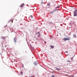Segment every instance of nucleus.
I'll return each mask as SVG.
<instances>
[{
    "label": "nucleus",
    "mask_w": 77,
    "mask_h": 77,
    "mask_svg": "<svg viewBox=\"0 0 77 77\" xmlns=\"http://www.w3.org/2000/svg\"><path fill=\"white\" fill-rule=\"evenodd\" d=\"M70 39H71V38L69 37H68L67 38H63V41H67V40L68 41H69Z\"/></svg>",
    "instance_id": "nucleus-1"
},
{
    "label": "nucleus",
    "mask_w": 77,
    "mask_h": 77,
    "mask_svg": "<svg viewBox=\"0 0 77 77\" xmlns=\"http://www.w3.org/2000/svg\"><path fill=\"white\" fill-rule=\"evenodd\" d=\"M77 10H75V11L73 12V15L74 17H76V16H77Z\"/></svg>",
    "instance_id": "nucleus-2"
},
{
    "label": "nucleus",
    "mask_w": 77,
    "mask_h": 77,
    "mask_svg": "<svg viewBox=\"0 0 77 77\" xmlns=\"http://www.w3.org/2000/svg\"><path fill=\"white\" fill-rule=\"evenodd\" d=\"M24 6V4L23 3L20 5V8L21 7L23 8V6Z\"/></svg>",
    "instance_id": "nucleus-3"
},
{
    "label": "nucleus",
    "mask_w": 77,
    "mask_h": 77,
    "mask_svg": "<svg viewBox=\"0 0 77 77\" xmlns=\"http://www.w3.org/2000/svg\"><path fill=\"white\" fill-rule=\"evenodd\" d=\"M38 63V62H34V65H35L36 66V65H37V64Z\"/></svg>",
    "instance_id": "nucleus-4"
},
{
    "label": "nucleus",
    "mask_w": 77,
    "mask_h": 77,
    "mask_svg": "<svg viewBox=\"0 0 77 77\" xmlns=\"http://www.w3.org/2000/svg\"><path fill=\"white\" fill-rule=\"evenodd\" d=\"M1 38L3 39H5V38L3 36Z\"/></svg>",
    "instance_id": "nucleus-5"
},
{
    "label": "nucleus",
    "mask_w": 77,
    "mask_h": 77,
    "mask_svg": "<svg viewBox=\"0 0 77 77\" xmlns=\"http://www.w3.org/2000/svg\"><path fill=\"white\" fill-rule=\"evenodd\" d=\"M51 48H54V46L51 45Z\"/></svg>",
    "instance_id": "nucleus-6"
},
{
    "label": "nucleus",
    "mask_w": 77,
    "mask_h": 77,
    "mask_svg": "<svg viewBox=\"0 0 77 77\" xmlns=\"http://www.w3.org/2000/svg\"><path fill=\"white\" fill-rule=\"evenodd\" d=\"M56 69L57 70H58V71H59V70H60V69L59 68H57Z\"/></svg>",
    "instance_id": "nucleus-7"
},
{
    "label": "nucleus",
    "mask_w": 77,
    "mask_h": 77,
    "mask_svg": "<svg viewBox=\"0 0 77 77\" xmlns=\"http://www.w3.org/2000/svg\"><path fill=\"white\" fill-rule=\"evenodd\" d=\"M73 36H74V37H76V35H75V34H74L73 35Z\"/></svg>",
    "instance_id": "nucleus-8"
},
{
    "label": "nucleus",
    "mask_w": 77,
    "mask_h": 77,
    "mask_svg": "<svg viewBox=\"0 0 77 77\" xmlns=\"http://www.w3.org/2000/svg\"><path fill=\"white\" fill-rule=\"evenodd\" d=\"M67 62H70V61L69 60L67 61Z\"/></svg>",
    "instance_id": "nucleus-9"
},
{
    "label": "nucleus",
    "mask_w": 77,
    "mask_h": 77,
    "mask_svg": "<svg viewBox=\"0 0 77 77\" xmlns=\"http://www.w3.org/2000/svg\"><path fill=\"white\" fill-rule=\"evenodd\" d=\"M74 56H75V55H74V56L72 57V58H71V59L72 60H73V58L74 57Z\"/></svg>",
    "instance_id": "nucleus-10"
},
{
    "label": "nucleus",
    "mask_w": 77,
    "mask_h": 77,
    "mask_svg": "<svg viewBox=\"0 0 77 77\" xmlns=\"http://www.w3.org/2000/svg\"><path fill=\"white\" fill-rule=\"evenodd\" d=\"M20 74L22 75H23V72H21Z\"/></svg>",
    "instance_id": "nucleus-11"
},
{
    "label": "nucleus",
    "mask_w": 77,
    "mask_h": 77,
    "mask_svg": "<svg viewBox=\"0 0 77 77\" xmlns=\"http://www.w3.org/2000/svg\"><path fill=\"white\" fill-rule=\"evenodd\" d=\"M50 77H54V75H52V76H51Z\"/></svg>",
    "instance_id": "nucleus-12"
},
{
    "label": "nucleus",
    "mask_w": 77,
    "mask_h": 77,
    "mask_svg": "<svg viewBox=\"0 0 77 77\" xmlns=\"http://www.w3.org/2000/svg\"><path fill=\"white\" fill-rule=\"evenodd\" d=\"M10 21H11L12 22V23H13V20H11Z\"/></svg>",
    "instance_id": "nucleus-13"
},
{
    "label": "nucleus",
    "mask_w": 77,
    "mask_h": 77,
    "mask_svg": "<svg viewBox=\"0 0 77 77\" xmlns=\"http://www.w3.org/2000/svg\"><path fill=\"white\" fill-rule=\"evenodd\" d=\"M60 8V7H59V6H58L57 7V8Z\"/></svg>",
    "instance_id": "nucleus-14"
},
{
    "label": "nucleus",
    "mask_w": 77,
    "mask_h": 77,
    "mask_svg": "<svg viewBox=\"0 0 77 77\" xmlns=\"http://www.w3.org/2000/svg\"><path fill=\"white\" fill-rule=\"evenodd\" d=\"M39 36H40V34H39V35H38V37H39Z\"/></svg>",
    "instance_id": "nucleus-15"
},
{
    "label": "nucleus",
    "mask_w": 77,
    "mask_h": 77,
    "mask_svg": "<svg viewBox=\"0 0 77 77\" xmlns=\"http://www.w3.org/2000/svg\"><path fill=\"white\" fill-rule=\"evenodd\" d=\"M30 17H31L32 18H33V16H31Z\"/></svg>",
    "instance_id": "nucleus-16"
},
{
    "label": "nucleus",
    "mask_w": 77,
    "mask_h": 77,
    "mask_svg": "<svg viewBox=\"0 0 77 77\" xmlns=\"http://www.w3.org/2000/svg\"><path fill=\"white\" fill-rule=\"evenodd\" d=\"M37 33H38V34H39V32H37Z\"/></svg>",
    "instance_id": "nucleus-17"
},
{
    "label": "nucleus",
    "mask_w": 77,
    "mask_h": 77,
    "mask_svg": "<svg viewBox=\"0 0 77 77\" xmlns=\"http://www.w3.org/2000/svg\"><path fill=\"white\" fill-rule=\"evenodd\" d=\"M68 51H66V52H65V53H68Z\"/></svg>",
    "instance_id": "nucleus-18"
},
{
    "label": "nucleus",
    "mask_w": 77,
    "mask_h": 77,
    "mask_svg": "<svg viewBox=\"0 0 77 77\" xmlns=\"http://www.w3.org/2000/svg\"><path fill=\"white\" fill-rule=\"evenodd\" d=\"M33 77V76H31V77Z\"/></svg>",
    "instance_id": "nucleus-19"
},
{
    "label": "nucleus",
    "mask_w": 77,
    "mask_h": 77,
    "mask_svg": "<svg viewBox=\"0 0 77 77\" xmlns=\"http://www.w3.org/2000/svg\"><path fill=\"white\" fill-rule=\"evenodd\" d=\"M15 42H16V40L15 41Z\"/></svg>",
    "instance_id": "nucleus-20"
}]
</instances>
